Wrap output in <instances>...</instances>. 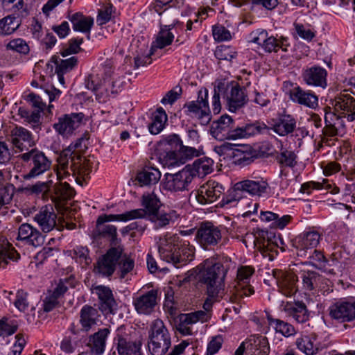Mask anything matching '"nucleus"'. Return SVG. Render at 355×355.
<instances>
[{
    "label": "nucleus",
    "instance_id": "nucleus-37",
    "mask_svg": "<svg viewBox=\"0 0 355 355\" xmlns=\"http://www.w3.org/2000/svg\"><path fill=\"white\" fill-rule=\"evenodd\" d=\"M92 236L98 240L101 238L108 239L112 247L121 245L120 240L117 238L116 227L113 225L97 224L96 229L92 232Z\"/></svg>",
    "mask_w": 355,
    "mask_h": 355
},
{
    "label": "nucleus",
    "instance_id": "nucleus-34",
    "mask_svg": "<svg viewBox=\"0 0 355 355\" xmlns=\"http://www.w3.org/2000/svg\"><path fill=\"white\" fill-rule=\"evenodd\" d=\"M51 62L55 64V73L58 80L62 85H64V75L72 71L78 64V60L76 56H72L67 59H61L56 55L51 58Z\"/></svg>",
    "mask_w": 355,
    "mask_h": 355
},
{
    "label": "nucleus",
    "instance_id": "nucleus-63",
    "mask_svg": "<svg viewBox=\"0 0 355 355\" xmlns=\"http://www.w3.org/2000/svg\"><path fill=\"white\" fill-rule=\"evenodd\" d=\"M83 42V38H72L69 40L68 46L61 51L62 57H66L71 54L77 53L81 51L80 45Z\"/></svg>",
    "mask_w": 355,
    "mask_h": 355
},
{
    "label": "nucleus",
    "instance_id": "nucleus-27",
    "mask_svg": "<svg viewBox=\"0 0 355 355\" xmlns=\"http://www.w3.org/2000/svg\"><path fill=\"white\" fill-rule=\"evenodd\" d=\"M178 331L183 335H191L192 330L189 325L196 324L198 322L202 323L207 322L210 319V316L207 312L200 310L189 313H182L178 316Z\"/></svg>",
    "mask_w": 355,
    "mask_h": 355
},
{
    "label": "nucleus",
    "instance_id": "nucleus-39",
    "mask_svg": "<svg viewBox=\"0 0 355 355\" xmlns=\"http://www.w3.org/2000/svg\"><path fill=\"white\" fill-rule=\"evenodd\" d=\"M268 187V183L261 180H245L236 183V189H241L252 196H261L266 192Z\"/></svg>",
    "mask_w": 355,
    "mask_h": 355
},
{
    "label": "nucleus",
    "instance_id": "nucleus-14",
    "mask_svg": "<svg viewBox=\"0 0 355 355\" xmlns=\"http://www.w3.org/2000/svg\"><path fill=\"white\" fill-rule=\"evenodd\" d=\"M230 150L233 151L236 163L242 166L250 164L257 157V152L248 146L238 147L236 144L225 142L216 147V151L220 155L225 154Z\"/></svg>",
    "mask_w": 355,
    "mask_h": 355
},
{
    "label": "nucleus",
    "instance_id": "nucleus-51",
    "mask_svg": "<svg viewBox=\"0 0 355 355\" xmlns=\"http://www.w3.org/2000/svg\"><path fill=\"white\" fill-rule=\"evenodd\" d=\"M267 319L268 324L271 326L276 332L279 333L286 337L295 334L296 331L294 327L291 324L279 319H275L270 315H267Z\"/></svg>",
    "mask_w": 355,
    "mask_h": 355
},
{
    "label": "nucleus",
    "instance_id": "nucleus-23",
    "mask_svg": "<svg viewBox=\"0 0 355 355\" xmlns=\"http://www.w3.org/2000/svg\"><path fill=\"white\" fill-rule=\"evenodd\" d=\"M327 71L319 66L307 67L302 70V78L309 86L324 89L327 87Z\"/></svg>",
    "mask_w": 355,
    "mask_h": 355
},
{
    "label": "nucleus",
    "instance_id": "nucleus-55",
    "mask_svg": "<svg viewBox=\"0 0 355 355\" xmlns=\"http://www.w3.org/2000/svg\"><path fill=\"white\" fill-rule=\"evenodd\" d=\"M18 114L21 118L24 119L25 121L31 124L33 129L40 128V113L35 111L30 112L24 107H19Z\"/></svg>",
    "mask_w": 355,
    "mask_h": 355
},
{
    "label": "nucleus",
    "instance_id": "nucleus-29",
    "mask_svg": "<svg viewBox=\"0 0 355 355\" xmlns=\"http://www.w3.org/2000/svg\"><path fill=\"white\" fill-rule=\"evenodd\" d=\"M42 232L47 233L53 230L56 226L57 214L53 205H48L42 207L34 216Z\"/></svg>",
    "mask_w": 355,
    "mask_h": 355
},
{
    "label": "nucleus",
    "instance_id": "nucleus-15",
    "mask_svg": "<svg viewBox=\"0 0 355 355\" xmlns=\"http://www.w3.org/2000/svg\"><path fill=\"white\" fill-rule=\"evenodd\" d=\"M221 238L219 227L210 222L202 223L196 234V241L204 249H211L216 246Z\"/></svg>",
    "mask_w": 355,
    "mask_h": 355
},
{
    "label": "nucleus",
    "instance_id": "nucleus-44",
    "mask_svg": "<svg viewBox=\"0 0 355 355\" xmlns=\"http://www.w3.org/2000/svg\"><path fill=\"white\" fill-rule=\"evenodd\" d=\"M326 125L323 129V133L328 137H334L338 135L339 131L345 128L343 119L336 116L334 112H326L324 116Z\"/></svg>",
    "mask_w": 355,
    "mask_h": 355
},
{
    "label": "nucleus",
    "instance_id": "nucleus-49",
    "mask_svg": "<svg viewBox=\"0 0 355 355\" xmlns=\"http://www.w3.org/2000/svg\"><path fill=\"white\" fill-rule=\"evenodd\" d=\"M14 15H9L0 19V35L5 37L14 33L20 26L21 21Z\"/></svg>",
    "mask_w": 355,
    "mask_h": 355
},
{
    "label": "nucleus",
    "instance_id": "nucleus-31",
    "mask_svg": "<svg viewBox=\"0 0 355 355\" xmlns=\"http://www.w3.org/2000/svg\"><path fill=\"white\" fill-rule=\"evenodd\" d=\"M291 100L297 104L311 109H315L318 105V97L314 92L304 90L300 86H295L289 92Z\"/></svg>",
    "mask_w": 355,
    "mask_h": 355
},
{
    "label": "nucleus",
    "instance_id": "nucleus-25",
    "mask_svg": "<svg viewBox=\"0 0 355 355\" xmlns=\"http://www.w3.org/2000/svg\"><path fill=\"white\" fill-rule=\"evenodd\" d=\"M279 291L286 297L293 296L297 291V276L293 272L282 270H273Z\"/></svg>",
    "mask_w": 355,
    "mask_h": 355
},
{
    "label": "nucleus",
    "instance_id": "nucleus-57",
    "mask_svg": "<svg viewBox=\"0 0 355 355\" xmlns=\"http://www.w3.org/2000/svg\"><path fill=\"white\" fill-rule=\"evenodd\" d=\"M296 345L301 352L306 355H313L316 354L318 350V347L313 344L309 336L297 338Z\"/></svg>",
    "mask_w": 355,
    "mask_h": 355
},
{
    "label": "nucleus",
    "instance_id": "nucleus-53",
    "mask_svg": "<svg viewBox=\"0 0 355 355\" xmlns=\"http://www.w3.org/2000/svg\"><path fill=\"white\" fill-rule=\"evenodd\" d=\"M142 205L145 207L144 209L150 216L153 214H157L159 209L161 206L160 201L154 193H144L142 196Z\"/></svg>",
    "mask_w": 355,
    "mask_h": 355
},
{
    "label": "nucleus",
    "instance_id": "nucleus-16",
    "mask_svg": "<svg viewBox=\"0 0 355 355\" xmlns=\"http://www.w3.org/2000/svg\"><path fill=\"white\" fill-rule=\"evenodd\" d=\"M193 178L189 168L186 166L178 173H166L164 176L163 187L165 189L178 192L189 190V187Z\"/></svg>",
    "mask_w": 355,
    "mask_h": 355
},
{
    "label": "nucleus",
    "instance_id": "nucleus-38",
    "mask_svg": "<svg viewBox=\"0 0 355 355\" xmlns=\"http://www.w3.org/2000/svg\"><path fill=\"white\" fill-rule=\"evenodd\" d=\"M284 310L287 315L292 317L299 323H304L309 318V313L303 302H287L284 306Z\"/></svg>",
    "mask_w": 355,
    "mask_h": 355
},
{
    "label": "nucleus",
    "instance_id": "nucleus-4",
    "mask_svg": "<svg viewBox=\"0 0 355 355\" xmlns=\"http://www.w3.org/2000/svg\"><path fill=\"white\" fill-rule=\"evenodd\" d=\"M224 94L226 106L229 111L236 112L242 108L248 102V98L245 88L237 83L225 84L219 83L214 87L211 99V107L214 114H218L221 110L220 94Z\"/></svg>",
    "mask_w": 355,
    "mask_h": 355
},
{
    "label": "nucleus",
    "instance_id": "nucleus-64",
    "mask_svg": "<svg viewBox=\"0 0 355 355\" xmlns=\"http://www.w3.org/2000/svg\"><path fill=\"white\" fill-rule=\"evenodd\" d=\"M212 32L214 40L218 42L228 41L232 39L230 31L222 25L214 26Z\"/></svg>",
    "mask_w": 355,
    "mask_h": 355
},
{
    "label": "nucleus",
    "instance_id": "nucleus-17",
    "mask_svg": "<svg viewBox=\"0 0 355 355\" xmlns=\"http://www.w3.org/2000/svg\"><path fill=\"white\" fill-rule=\"evenodd\" d=\"M114 343L120 355H141V343L130 341V335L123 325L116 329Z\"/></svg>",
    "mask_w": 355,
    "mask_h": 355
},
{
    "label": "nucleus",
    "instance_id": "nucleus-22",
    "mask_svg": "<svg viewBox=\"0 0 355 355\" xmlns=\"http://www.w3.org/2000/svg\"><path fill=\"white\" fill-rule=\"evenodd\" d=\"M223 186L214 180H209L200 187L196 193L197 201L201 205L216 201L224 193Z\"/></svg>",
    "mask_w": 355,
    "mask_h": 355
},
{
    "label": "nucleus",
    "instance_id": "nucleus-59",
    "mask_svg": "<svg viewBox=\"0 0 355 355\" xmlns=\"http://www.w3.org/2000/svg\"><path fill=\"white\" fill-rule=\"evenodd\" d=\"M51 184V181L37 182L35 184L25 187L24 190L30 194L46 195L49 192Z\"/></svg>",
    "mask_w": 355,
    "mask_h": 355
},
{
    "label": "nucleus",
    "instance_id": "nucleus-40",
    "mask_svg": "<svg viewBox=\"0 0 355 355\" xmlns=\"http://www.w3.org/2000/svg\"><path fill=\"white\" fill-rule=\"evenodd\" d=\"M69 19L71 22L73 29L75 31L87 33V38L89 39L90 31L94 24L92 17L85 16L81 12H76L69 15Z\"/></svg>",
    "mask_w": 355,
    "mask_h": 355
},
{
    "label": "nucleus",
    "instance_id": "nucleus-18",
    "mask_svg": "<svg viewBox=\"0 0 355 355\" xmlns=\"http://www.w3.org/2000/svg\"><path fill=\"white\" fill-rule=\"evenodd\" d=\"M320 234L316 231L304 232L293 241V246L297 250V255L300 257H306L309 251H313L319 243Z\"/></svg>",
    "mask_w": 355,
    "mask_h": 355
},
{
    "label": "nucleus",
    "instance_id": "nucleus-30",
    "mask_svg": "<svg viewBox=\"0 0 355 355\" xmlns=\"http://www.w3.org/2000/svg\"><path fill=\"white\" fill-rule=\"evenodd\" d=\"M279 241L282 242L279 236H276L272 233L261 231L259 233V236L254 240V245L263 256L270 257L269 252H276L277 246H279Z\"/></svg>",
    "mask_w": 355,
    "mask_h": 355
},
{
    "label": "nucleus",
    "instance_id": "nucleus-24",
    "mask_svg": "<svg viewBox=\"0 0 355 355\" xmlns=\"http://www.w3.org/2000/svg\"><path fill=\"white\" fill-rule=\"evenodd\" d=\"M158 291L152 289L145 293L133 297L132 304L139 314L150 315L157 304Z\"/></svg>",
    "mask_w": 355,
    "mask_h": 355
},
{
    "label": "nucleus",
    "instance_id": "nucleus-33",
    "mask_svg": "<svg viewBox=\"0 0 355 355\" xmlns=\"http://www.w3.org/2000/svg\"><path fill=\"white\" fill-rule=\"evenodd\" d=\"M182 141L180 136L176 134L168 135L161 142V145L164 147V152L160 153L159 159L162 164L168 167V157L171 153L177 154L182 145Z\"/></svg>",
    "mask_w": 355,
    "mask_h": 355
},
{
    "label": "nucleus",
    "instance_id": "nucleus-19",
    "mask_svg": "<svg viewBox=\"0 0 355 355\" xmlns=\"http://www.w3.org/2000/svg\"><path fill=\"white\" fill-rule=\"evenodd\" d=\"M15 152L25 153L30 151L35 145L33 136L31 132L21 126H15L11 130L9 136Z\"/></svg>",
    "mask_w": 355,
    "mask_h": 355
},
{
    "label": "nucleus",
    "instance_id": "nucleus-35",
    "mask_svg": "<svg viewBox=\"0 0 355 355\" xmlns=\"http://www.w3.org/2000/svg\"><path fill=\"white\" fill-rule=\"evenodd\" d=\"M146 216V211L142 209H132L121 214H103L99 216L96 223L97 224H103L108 221H122L128 222L131 220L143 218Z\"/></svg>",
    "mask_w": 355,
    "mask_h": 355
},
{
    "label": "nucleus",
    "instance_id": "nucleus-26",
    "mask_svg": "<svg viewBox=\"0 0 355 355\" xmlns=\"http://www.w3.org/2000/svg\"><path fill=\"white\" fill-rule=\"evenodd\" d=\"M17 240L24 245L37 248L44 243V237L35 227L28 223H23L18 228Z\"/></svg>",
    "mask_w": 355,
    "mask_h": 355
},
{
    "label": "nucleus",
    "instance_id": "nucleus-43",
    "mask_svg": "<svg viewBox=\"0 0 355 355\" xmlns=\"http://www.w3.org/2000/svg\"><path fill=\"white\" fill-rule=\"evenodd\" d=\"M178 22V19H175L171 24L161 26L160 31L157 34L155 42H153L152 49H153V47L163 49L170 45L174 40V35L171 30Z\"/></svg>",
    "mask_w": 355,
    "mask_h": 355
},
{
    "label": "nucleus",
    "instance_id": "nucleus-13",
    "mask_svg": "<svg viewBox=\"0 0 355 355\" xmlns=\"http://www.w3.org/2000/svg\"><path fill=\"white\" fill-rule=\"evenodd\" d=\"M183 108L187 109V114L209 122L211 111L208 103V90L206 88L200 89L197 100L184 104Z\"/></svg>",
    "mask_w": 355,
    "mask_h": 355
},
{
    "label": "nucleus",
    "instance_id": "nucleus-42",
    "mask_svg": "<svg viewBox=\"0 0 355 355\" xmlns=\"http://www.w3.org/2000/svg\"><path fill=\"white\" fill-rule=\"evenodd\" d=\"M214 161L209 157H204L196 159L192 165H187L189 168L192 176L194 178L196 176L203 178L209 174L213 171Z\"/></svg>",
    "mask_w": 355,
    "mask_h": 355
},
{
    "label": "nucleus",
    "instance_id": "nucleus-41",
    "mask_svg": "<svg viewBox=\"0 0 355 355\" xmlns=\"http://www.w3.org/2000/svg\"><path fill=\"white\" fill-rule=\"evenodd\" d=\"M296 128V119L291 114H283L279 116L272 130L280 136H286L292 133Z\"/></svg>",
    "mask_w": 355,
    "mask_h": 355
},
{
    "label": "nucleus",
    "instance_id": "nucleus-6",
    "mask_svg": "<svg viewBox=\"0 0 355 355\" xmlns=\"http://www.w3.org/2000/svg\"><path fill=\"white\" fill-rule=\"evenodd\" d=\"M24 166L29 168L28 172L23 175L24 180H30L43 174L51 166V160L45 154L37 148H31L30 151L23 153L17 156Z\"/></svg>",
    "mask_w": 355,
    "mask_h": 355
},
{
    "label": "nucleus",
    "instance_id": "nucleus-61",
    "mask_svg": "<svg viewBox=\"0 0 355 355\" xmlns=\"http://www.w3.org/2000/svg\"><path fill=\"white\" fill-rule=\"evenodd\" d=\"M305 258L309 259V264L316 268H321L324 266V263L327 261L326 258L321 251L318 250L315 248L313 249V251H309V255Z\"/></svg>",
    "mask_w": 355,
    "mask_h": 355
},
{
    "label": "nucleus",
    "instance_id": "nucleus-5",
    "mask_svg": "<svg viewBox=\"0 0 355 355\" xmlns=\"http://www.w3.org/2000/svg\"><path fill=\"white\" fill-rule=\"evenodd\" d=\"M259 132V128L253 124L236 126L233 119L227 114L222 115L217 121H214L210 128L211 135L220 141L245 138Z\"/></svg>",
    "mask_w": 355,
    "mask_h": 355
},
{
    "label": "nucleus",
    "instance_id": "nucleus-50",
    "mask_svg": "<svg viewBox=\"0 0 355 355\" xmlns=\"http://www.w3.org/2000/svg\"><path fill=\"white\" fill-rule=\"evenodd\" d=\"M167 121V115L162 107H159L153 114L152 122L148 125V130L153 135L159 134L164 128Z\"/></svg>",
    "mask_w": 355,
    "mask_h": 355
},
{
    "label": "nucleus",
    "instance_id": "nucleus-21",
    "mask_svg": "<svg viewBox=\"0 0 355 355\" xmlns=\"http://www.w3.org/2000/svg\"><path fill=\"white\" fill-rule=\"evenodd\" d=\"M84 118V114L71 113L64 114L58 119V121L53 124L55 131L63 137H69L80 125Z\"/></svg>",
    "mask_w": 355,
    "mask_h": 355
},
{
    "label": "nucleus",
    "instance_id": "nucleus-7",
    "mask_svg": "<svg viewBox=\"0 0 355 355\" xmlns=\"http://www.w3.org/2000/svg\"><path fill=\"white\" fill-rule=\"evenodd\" d=\"M85 85L88 89L96 93L100 102H106L110 97L114 96L121 91V84L118 80H107L98 72L89 74L85 80Z\"/></svg>",
    "mask_w": 355,
    "mask_h": 355
},
{
    "label": "nucleus",
    "instance_id": "nucleus-47",
    "mask_svg": "<svg viewBox=\"0 0 355 355\" xmlns=\"http://www.w3.org/2000/svg\"><path fill=\"white\" fill-rule=\"evenodd\" d=\"M19 254L6 239H0V268H4L10 261H17Z\"/></svg>",
    "mask_w": 355,
    "mask_h": 355
},
{
    "label": "nucleus",
    "instance_id": "nucleus-10",
    "mask_svg": "<svg viewBox=\"0 0 355 355\" xmlns=\"http://www.w3.org/2000/svg\"><path fill=\"white\" fill-rule=\"evenodd\" d=\"M332 105L334 113L340 119H345L349 122L355 120V93L344 90L334 98Z\"/></svg>",
    "mask_w": 355,
    "mask_h": 355
},
{
    "label": "nucleus",
    "instance_id": "nucleus-1",
    "mask_svg": "<svg viewBox=\"0 0 355 355\" xmlns=\"http://www.w3.org/2000/svg\"><path fill=\"white\" fill-rule=\"evenodd\" d=\"M83 141V138L78 139L74 144H71L62 150L58 158V179L69 178V180H71L69 178L71 175L72 178L78 182L79 177L85 179L89 176L92 164L81 154Z\"/></svg>",
    "mask_w": 355,
    "mask_h": 355
},
{
    "label": "nucleus",
    "instance_id": "nucleus-56",
    "mask_svg": "<svg viewBox=\"0 0 355 355\" xmlns=\"http://www.w3.org/2000/svg\"><path fill=\"white\" fill-rule=\"evenodd\" d=\"M117 266H119L117 273L119 278L124 279L125 276L133 270L135 261L127 255H123L122 254L121 257L117 263Z\"/></svg>",
    "mask_w": 355,
    "mask_h": 355
},
{
    "label": "nucleus",
    "instance_id": "nucleus-11",
    "mask_svg": "<svg viewBox=\"0 0 355 355\" xmlns=\"http://www.w3.org/2000/svg\"><path fill=\"white\" fill-rule=\"evenodd\" d=\"M251 42L256 43L264 49L266 52H277L279 49L286 52L290 46L287 37L281 36L279 39L268 36L266 31H257L250 34Z\"/></svg>",
    "mask_w": 355,
    "mask_h": 355
},
{
    "label": "nucleus",
    "instance_id": "nucleus-12",
    "mask_svg": "<svg viewBox=\"0 0 355 355\" xmlns=\"http://www.w3.org/2000/svg\"><path fill=\"white\" fill-rule=\"evenodd\" d=\"M253 273V270L250 267H241L238 270L236 285L234 286V292L228 295L226 297L230 302H240L244 296H250L254 293V289L250 285V279Z\"/></svg>",
    "mask_w": 355,
    "mask_h": 355
},
{
    "label": "nucleus",
    "instance_id": "nucleus-9",
    "mask_svg": "<svg viewBox=\"0 0 355 355\" xmlns=\"http://www.w3.org/2000/svg\"><path fill=\"white\" fill-rule=\"evenodd\" d=\"M123 250L122 245L110 248L94 263V272L102 277L110 278L112 277L116 270L117 263L121 257Z\"/></svg>",
    "mask_w": 355,
    "mask_h": 355
},
{
    "label": "nucleus",
    "instance_id": "nucleus-62",
    "mask_svg": "<svg viewBox=\"0 0 355 355\" xmlns=\"http://www.w3.org/2000/svg\"><path fill=\"white\" fill-rule=\"evenodd\" d=\"M71 257L76 261L88 266L91 263V259L89 257V250L87 248L78 246L73 249Z\"/></svg>",
    "mask_w": 355,
    "mask_h": 355
},
{
    "label": "nucleus",
    "instance_id": "nucleus-45",
    "mask_svg": "<svg viewBox=\"0 0 355 355\" xmlns=\"http://www.w3.org/2000/svg\"><path fill=\"white\" fill-rule=\"evenodd\" d=\"M108 328L99 329L89 338V346L92 353L101 355L105 351L106 338L110 334Z\"/></svg>",
    "mask_w": 355,
    "mask_h": 355
},
{
    "label": "nucleus",
    "instance_id": "nucleus-8",
    "mask_svg": "<svg viewBox=\"0 0 355 355\" xmlns=\"http://www.w3.org/2000/svg\"><path fill=\"white\" fill-rule=\"evenodd\" d=\"M149 338L148 348L152 355H164L171 347V335L160 319H156L151 323Z\"/></svg>",
    "mask_w": 355,
    "mask_h": 355
},
{
    "label": "nucleus",
    "instance_id": "nucleus-3",
    "mask_svg": "<svg viewBox=\"0 0 355 355\" xmlns=\"http://www.w3.org/2000/svg\"><path fill=\"white\" fill-rule=\"evenodd\" d=\"M197 280L206 286L207 295L214 299L225 296L224 279L227 269L220 262L207 259L196 268Z\"/></svg>",
    "mask_w": 355,
    "mask_h": 355
},
{
    "label": "nucleus",
    "instance_id": "nucleus-46",
    "mask_svg": "<svg viewBox=\"0 0 355 355\" xmlns=\"http://www.w3.org/2000/svg\"><path fill=\"white\" fill-rule=\"evenodd\" d=\"M98 311L96 309L89 306L85 305L80 313V322L83 329L87 331L93 326L96 324V321L99 317Z\"/></svg>",
    "mask_w": 355,
    "mask_h": 355
},
{
    "label": "nucleus",
    "instance_id": "nucleus-58",
    "mask_svg": "<svg viewBox=\"0 0 355 355\" xmlns=\"http://www.w3.org/2000/svg\"><path fill=\"white\" fill-rule=\"evenodd\" d=\"M215 57L220 60L231 61L236 56L234 49L230 46L221 45L216 48L214 52Z\"/></svg>",
    "mask_w": 355,
    "mask_h": 355
},
{
    "label": "nucleus",
    "instance_id": "nucleus-52",
    "mask_svg": "<svg viewBox=\"0 0 355 355\" xmlns=\"http://www.w3.org/2000/svg\"><path fill=\"white\" fill-rule=\"evenodd\" d=\"M302 284L305 289L313 291L320 288V284L325 279L315 271H304L302 275Z\"/></svg>",
    "mask_w": 355,
    "mask_h": 355
},
{
    "label": "nucleus",
    "instance_id": "nucleus-32",
    "mask_svg": "<svg viewBox=\"0 0 355 355\" xmlns=\"http://www.w3.org/2000/svg\"><path fill=\"white\" fill-rule=\"evenodd\" d=\"M200 155L199 149L182 144L177 154L171 153L168 157L169 166H180Z\"/></svg>",
    "mask_w": 355,
    "mask_h": 355
},
{
    "label": "nucleus",
    "instance_id": "nucleus-48",
    "mask_svg": "<svg viewBox=\"0 0 355 355\" xmlns=\"http://www.w3.org/2000/svg\"><path fill=\"white\" fill-rule=\"evenodd\" d=\"M161 178L159 171L153 167L144 168L139 172L137 175V180L140 186H148L156 184Z\"/></svg>",
    "mask_w": 355,
    "mask_h": 355
},
{
    "label": "nucleus",
    "instance_id": "nucleus-20",
    "mask_svg": "<svg viewBox=\"0 0 355 355\" xmlns=\"http://www.w3.org/2000/svg\"><path fill=\"white\" fill-rule=\"evenodd\" d=\"M329 315L340 322H349L355 320V300L339 301L329 308Z\"/></svg>",
    "mask_w": 355,
    "mask_h": 355
},
{
    "label": "nucleus",
    "instance_id": "nucleus-36",
    "mask_svg": "<svg viewBox=\"0 0 355 355\" xmlns=\"http://www.w3.org/2000/svg\"><path fill=\"white\" fill-rule=\"evenodd\" d=\"M247 350L251 355H268L270 346L266 337L263 336H251L246 340Z\"/></svg>",
    "mask_w": 355,
    "mask_h": 355
},
{
    "label": "nucleus",
    "instance_id": "nucleus-60",
    "mask_svg": "<svg viewBox=\"0 0 355 355\" xmlns=\"http://www.w3.org/2000/svg\"><path fill=\"white\" fill-rule=\"evenodd\" d=\"M6 49L24 55L27 54L30 51L29 46L26 42L21 38H16L10 40L6 45Z\"/></svg>",
    "mask_w": 355,
    "mask_h": 355
},
{
    "label": "nucleus",
    "instance_id": "nucleus-28",
    "mask_svg": "<svg viewBox=\"0 0 355 355\" xmlns=\"http://www.w3.org/2000/svg\"><path fill=\"white\" fill-rule=\"evenodd\" d=\"M98 295V308L105 315L115 314L118 304L114 298L112 290L105 286H98L95 288Z\"/></svg>",
    "mask_w": 355,
    "mask_h": 355
},
{
    "label": "nucleus",
    "instance_id": "nucleus-54",
    "mask_svg": "<svg viewBox=\"0 0 355 355\" xmlns=\"http://www.w3.org/2000/svg\"><path fill=\"white\" fill-rule=\"evenodd\" d=\"M0 2L8 12H13L18 17H23L27 15V11L24 8L23 0H0Z\"/></svg>",
    "mask_w": 355,
    "mask_h": 355
},
{
    "label": "nucleus",
    "instance_id": "nucleus-2",
    "mask_svg": "<svg viewBox=\"0 0 355 355\" xmlns=\"http://www.w3.org/2000/svg\"><path fill=\"white\" fill-rule=\"evenodd\" d=\"M161 259L180 268L190 262L194 255V248L188 241L177 234L167 233L157 242Z\"/></svg>",
    "mask_w": 355,
    "mask_h": 355
}]
</instances>
